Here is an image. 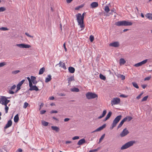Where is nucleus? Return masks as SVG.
I'll return each instance as SVG.
<instances>
[{
    "label": "nucleus",
    "mask_w": 152,
    "mask_h": 152,
    "mask_svg": "<svg viewBox=\"0 0 152 152\" xmlns=\"http://www.w3.org/2000/svg\"><path fill=\"white\" fill-rule=\"evenodd\" d=\"M90 41L91 42H92L94 39V36L92 35H91L89 37Z\"/></svg>",
    "instance_id": "4c0bfd02"
},
{
    "label": "nucleus",
    "mask_w": 152,
    "mask_h": 152,
    "mask_svg": "<svg viewBox=\"0 0 152 152\" xmlns=\"http://www.w3.org/2000/svg\"><path fill=\"white\" fill-rule=\"evenodd\" d=\"M99 77L100 78L104 80H105L106 78L105 76L103 75L100 74L99 75Z\"/></svg>",
    "instance_id": "cd10ccee"
},
{
    "label": "nucleus",
    "mask_w": 152,
    "mask_h": 152,
    "mask_svg": "<svg viewBox=\"0 0 152 152\" xmlns=\"http://www.w3.org/2000/svg\"><path fill=\"white\" fill-rule=\"evenodd\" d=\"M16 87V85H14L11 88H10L11 90H12L15 89V88Z\"/></svg>",
    "instance_id": "052dcab7"
},
{
    "label": "nucleus",
    "mask_w": 152,
    "mask_h": 152,
    "mask_svg": "<svg viewBox=\"0 0 152 152\" xmlns=\"http://www.w3.org/2000/svg\"><path fill=\"white\" fill-rule=\"evenodd\" d=\"M102 130V127H101V126H100L97 129H96L95 130L92 132L94 133V132H96L100 131Z\"/></svg>",
    "instance_id": "2f4dec72"
},
{
    "label": "nucleus",
    "mask_w": 152,
    "mask_h": 152,
    "mask_svg": "<svg viewBox=\"0 0 152 152\" xmlns=\"http://www.w3.org/2000/svg\"><path fill=\"white\" fill-rule=\"evenodd\" d=\"M25 34L28 37H31V38H33V36H31L27 32H26L25 33Z\"/></svg>",
    "instance_id": "8fccbe9b"
},
{
    "label": "nucleus",
    "mask_w": 152,
    "mask_h": 152,
    "mask_svg": "<svg viewBox=\"0 0 152 152\" xmlns=\"http://www.w3.org/2000/svg\"><path fill=\"white\" fill-rule=\"evenodd\" d=\"M142 65L141 64V63L140 62H139L138 63H137V64H135L134 65V66L136 67H138L140 66H141Z\"/></svg>",
    "instance_id": "ea45409f"
},
{
    "label": "nucleus",
    "mask_w": 152,
    "mask_h": 152,
    "mask_svg": "<svg viewBox=\"0 0 152 152\" xmlns=\"http://www.w3.org/2000/svg\"><path fill=\"white\" fill-rule=\"evenodd\" d=\"M50 113L51 114L53 113H58V111L56 110H52L50 112Z\"/></svg>",
    "instance_id": "13d9d810"
},
{
    "label": "nucleus",
    "mask_w": 152,
    "mask_h": 152,
    "mask_svg": "<svg viewBox=\"0 0 152 152\" xmlns=\"http://www.w3.org/2000/svg\"><path fill=\"white\" fill-rule=\"evenodd\" d=\"M132 84L133 85V86L137 88H139V86L137 83L135 82H132Z\"/></svg>",
    "instance_id": "7c9ffc66"
},
{
    "label": "nucleus",
    "mask_w": 152,
    "mask_h": 152,
    "mask_svg": "<svg viewBox=\"0 0 152 152\" xmlns=\"http://www.w3.org/2000/svg\"><path fill=\"white\" fill-rule=\"evenodd\" d=\"M148 59H145V60L140 62V63H141V64L142 65L144 64H145V63H146V62L148 61Z\"/></svg>",
    "instance_id": "a19ab883"
},
{
    "label": "nucleus",
    "mask_w": 152,
    "mask_h": 152,
    "mask_svg": "<svg viewBox=\"0 0 152 152\" xmlns=\"http://www.w3.org/2000/svg\"><path fill=\"white\" fill-rule=\"evenodd\" d=\"M20 72V71L19 70H17L12 71V73L13 74H16Z\"/></svg>",
    "instance_id": "e433bc0d"
},
{
    "label": "nucleus",
    "mask_w": 152,
    "mask_h": 152,
    "mask_svg": "<svg viewBox=\"0 0 152 152\" xmlns=\"http://www.w3.org/2000/svg\"><path fill=\"white\" fill-rule=\"evenodd\" d=\"M90 6L92 8H96L98 6V4L97 2H94L91 4Z\"/></svg>",
    "instance_id": "dca6fc26"
},
{
    "label": "nucleus",
    "mask_w": 152,
    "mask_h": 152,
    "mask_svg": "<svg viewBox=\"0 0 152 152\" xmlns=\"http://www.w3.org/2000/svg\"><path fill=\"white\" fill-rule=\"evenodd\" d=\"M86 142V140L84 138L81 139L78 142L77 144L78 145H81Z\"/></svg>",
    "instance_id": "f3484780"
},
{
    "label": "nucleus",
    "mask_w": 152,
    "mask_h": 152,
    "mask_svg": "<svg viewBox=\"0 0 152 152\" xmlns=\"http://www.w3.org/2000/svg\"><path fill=\"white\" fill-rule=\"evenodd\" d=\"M69 120H70L69 118H65L64 119V121L65 122H67V121H69Z\"/></svg>",
    "instance_id": "69168bd1"
},
{
    "label": "nucleus",
    "mask_w": 152,
    "mask_h": 152,
    "mask_svg": "<svg viewBox=\"0 0 152 152\" xmlns=\"http://www.w3.org/2000/svg\"><path fill=\"white\" fill-rule=\"evenodd\" d=\"M118 78H121L122 80H124L125 78V76L124 75L120 74L118 75Z\"/></svg>",
    "instance_id": "bb28decb"
},
{
    "label": "nucleus",
    "mask_w": 152,
    "mask_h": 152,
    "mask_svg": "<svg viewBox=\"0 0 152 152\" xmlns=\"http://www.w3.org/2000/svg\"><path fill=\"white\" fill-rule=\"evenodd\" d=\"M6 10V8L4 7H0V12H3Z\"/></svg>",
    "instance_id": "37998d69"
},
{
    "label": "nucleus",
    "mask_w": 152,
    "mask_h": 152,
    "mask_svg": "<svg viewBox=\"0 0 152 152\" xmlns=\"http://www.w3.org/2000/svg\"><path fill=\"white\" fill-rule=\"evenodd\" d=\"M25 81V80H23L19 83L17 86V90H16L15 93H16L20 89V86L23 84Z\"/></svg>",
    "instance_id": "9d476101"
},
{
    "label": "nucleus",
    "mask_w": 152,
    "mask_h": 152,
    "mask_svg": "<svg viewBox=\"0 0 152 152\" xmlns=\"http://www.w3.org/2000/svg\"><path fill=\"white\" fill-rule=\"evenodd\" d=\"M61 67L63 68L64 69H66L65 64L64 63H62Z\"/></svg>",
    "instance_id": "79ce46f5"
},
{
    "label": "nucleus",
    "mask_w": 152,
    "mask_h": 152,
    "mask_svg": "<svg viewBox=\"0 0 152 152\" xmlns=\"http://www.w3.org/2000/svg\"><path fill=\"white\" fill-rule=\"evenodd\" d=\"M112 115V112L111 111H109L107 114L106 117L108 119L110 118Z\"/></svg>",
    "instance_id": "c85d7f7f"
},
{
    "label": "nucleus",
    "mask_w": 152,
    "mask_h": 152,
    "mask_svg": "<svg viewBox=\"0 0 152 152\" xmlns=\"http://www.w3.org/2000/svg\"><path fill=\"white\" fill-rule=\"evenodd\" d=\"M29 86L30 87V88H31L32 86L33 85V84H32V83H33L32 82H31V81H29Z\"/></svg>",
    "instance_id": "4d7b16f0"
},
{
    "label": "nucleus",
    "mask_w": 152,
    "mask_h": 152,
    "mask_svg": "<svg viewBox=\"0 0 152 152\" xmlns=\"http://www.w3.org/2000/svg\"><path fill=\"white\" fill-rule=\"evenodd\" d=\"M105 135V134H104L101 136V137L99 139V143L102 141V140L104 138Z\"/></svg>",
    "instance_id": "72a5a7b5"
},
{
    "label": "nucleus",
    "mask_w": 152,
    "mask_h": 152,
    "mask_svg": "<svg viewBox=\"0 0 152 152\" xmlns=\"http://www.w3.org/2000/svg\"><path fill=\"white\" fill-rule=\"evenodd\" d=\"M135 141L134 140L130 141L122 145L121 148V150H123L133 146L135 143Z\"/></svg>",
    "instance_id": "7ed1b4c3"
},
{
    "label": "nucleus",
    "mask_w": 152,
    "mask_h": 152,
    "mask_svg": "<svg viewBox=\"0 0 152 152\" xmlns=\"http://www.w3.org/2000/svg\"><path fill=\"white\" fill-rule=\"evenodd\" d=\"M51 128L53 130H55L57 132H58L59 130V128L57 126H52L51 127Z\"/></svg>",
    "instance_id": "5701e85b"
},
{
    "label": "nucleus",
    "mask_w": 152,
    "mask_h": 152,
    "mask_svg": "<svg viewBox=\"0 0 152 152\" xmlns=\"http://www.w3.org/2000/svg\"><path fill=\"white\" fill-rule=\"evenodd\" d=\"M124 118H126L127 121L128 120V121H130L132 119V117H131V116H126Z\"/></svg>",
    "instance_id": "c9c22d12"
},
{
    "label": "nucleus",
    "mask_w": 152,
    "mask_h": 152,
    "mask_svg": "<svg viewBox=\"0 0 152 152\" xmlns=\"http://www.w3.org/2000/svg\"><path fill=\"white\" fill-rule=\"evenodd\" d=\"M6 64L5 62H2L0 63V67L4 66L6 65Z\"/></svg>",
    "instance_id": "de8ad7c7"
},
{
    "label": "nucleus",
    "mask_w": 152,
    "mask_h": 152,
    "mask_svg": "<svg viewBox=\"0 0 152 152\" xmlns=\"http://www.w3.org/2000/svg\"><path fill=\"white\" fill-rule=\"evenodd\" d=\"M45 68L44 67H43L40 69L39 70V75H42L43 74L44 72L45 71Z\"/></svg>",
    "instance_id": "b1692460"
},
{
    "label": "nucleus",
    "mask_w": 152,
    "mask_h": 152,
    "mask_svg": "<svg viewBox=\"0 0 152 152\" xmlns=\"http://www.w3.org/2000/svg\"><path fill=\"white\" fill-rule=\"evenodd\" d=\"M68 70L69 72L73 73L75 72V69L73 67L69 66L68 68Z\"/></svg>",
    "instance_id": "6ab92c4d"
},
{
    "label": "nucleus",
    "mask_w": 152,
    "mask_h": 152,
    "mask_svg": "<svg viewBox=\"0 0 152 152\" xmlns=\"http://www.w3.org/2000/svg\"><path fill=\"white\" fill-rule=\"evenodd\" d=\"M85 14V12H84L81 15L80 13H78L76 15L78 25L80 26V27L81 28H84L85 27L83 20L84 15Z\"/></svg>",
    "instance_id": "f257e3e1"
},
{
    "label": "nucleus",
    "mask_w": 152,
    "mask_h": 152,
    "mask_svg": "<svg viewBox=\"0 0 152 152\" xmlns=\"http://www.w3.org/2000/svg\"><path fill=\"white\" fill-rule=\"evenodd\" d=\"M0 30L2 31H6L8 30V29L6 27H2L0 28Z\"/></svg>",
    "instance_id": "09e8293b"
},
{
    "label": "nucleus",
    "mask_w": 152,
    "mask_h": 152,
    "mask_svg": "<svg viewBox=\"0 0 152 152\" xmlns=\"http://www.w3.org/2000/svg\"><path fill=\"white\" fill-rule=\"evenodd\" d=\"M34 90L37 91L39 90V89L36 86L34 85L31 88H30L28 91H32Z\"/></svg>",
    "instance_id": "ddd939ff"
},
{
    "label": "nucleus",
    "mask_w": 152,
    "mask_h": 152,
    "mask_svg": "<svg viewBox=\"0 0 152 152\" xmlns=\"http://www.w3.org/2000/svg\"><path fill=\"white\" fill-rule=\"evenodd\" d=\"M132 24V23L131 22L126 20L120 21L115 23V25L118 26H130Z\"/></svg>",
    "instance_id": "f03ea898"
},
{
    "label": "nucleus",
    "mask_w": 152,
    "mask_h": 152,
    "mask_svg": "<svg viewBox=\"0 0 152 152\" xmlns=\"http://www.w3.org/2000/svg\"><path fill=\"white\" fill-rule=\"evenodd\" d=\"M148 97V96H145L142 99L141 101L143 102V101H146L147 100V99Z\"/></svg>",
    "instance_id": "c03bdc74"
},
{
    "label": "nucleus",
    "mask_w": 152,
    "mask_h": 152,
    "mask_svg": "<svg viewBox=\"0 0 152 152\" xmlns=\"http://www.w3.org/2000/svg\"><path fill=\"white\" fill-rule=\"evenodd\" d=\"M5 106V113H7L8 112V110H9V107H8L7 106V105H4Z\"/></svg>",
    "instance_id": "58836bf2"
},
{
    "label": "nucleus",
    "mask_w": 152,
    "mask_h": 152,
    "mask_svg": "<svg viewBox=\"0 0 152 152\" xmlns=\"http://www.w3.org/2000/svg\"><path fill=\"white\" fill-rule=\"evenodd\" d=\"M6 97L5 96H1L0 98V103L2 105H5L6 102Z\"/></svg>",
    "instance_id": "f8f14e48"
},
{
    "label": "nucleus",
    "mask_w": 152,
    "mask_h": 152,
    "mask_svg": "<svg viewBox=\"0 0 152 152\" xmlns=\"http://www.w3.org/2000/svg\"><path fill=\"white\" fill-rule=\"evenodd\" d=\"M31 82H32L33 84L34 85H36L37 83L38 82L36 80V78L35 77L31 76Z\"/></svg>",
    "instance_id": "2eb2a0df"
},
{
    "label": "nucleus",
    "mask_w": 152,
    "mask_h": 152,
    "mask_svg": "<svg viewBox=\"0 0 152 152\" xmlns=\"http://www.w3.org/2000/svg\"><path fill=\"white\" fill-rule=\"evenodd\" d=\"M49 99L50 100H53L54 99V97L53 96H52L49 97Z\"/></svg>",
    "instance_id": "338daca9"
},
{
    "label": "nucleus",
    "mask_w": 152,
    "mask_h": 152,
    "mask_svg": "<svg viewBox=\"0 0 152 152\" xmlns=\"http://www.w3.org/2000/svg\"><path fill=\"white\" fill-rule=\"evenodd\" d=\"M28 105V104L27 102H25L24 103V105L23 106V107L24 108H26L27 107Z\"/></svg>",
    "instance_id": "49530a36"
},
{
    "label": "nucleus",
    "mask_w": 152,
    "mask_h": 152,
    "mask_svg": "<svg viewBox=\"0 0 152 152\" xmlns=\"http://www.w3.org/2000/svg\"><path fill=\"white\" fill-rule=\"evenodd\" d=\"M10 102V100H9L7 99V97H6V102L5 103H4L5 104L7 105V104L8 103Z\"/></svg>",
    "instance_id": "864d4df0"
},
{
    "label": "nucleus",
    "mask_w": 152,
    "mask_h": 152,
    "mask_svg": "<svg viewBox=\"0 0 152 152\" xmlns=\"http://www.w3.org/2000/svg\"><path fill=\"white\" fill-rule=\"evenodd\" d=\"M51 79V76L50 75H48V77H46L45 79V82L48 83L50 81Z\"/></svg>",
    "instance_id": "aec40b11"
},
{
    "label": "nucleus",
    "mask_w": 152,
    "mask_h": 152,
    "mask_svg": "<svg viewBox=\"0 0 152 152\" xmlns=\"http://www.w3.org/2000/svg\"><path fill=\"white\" fill-rule=\"evenodd\" d=\"M151 78V77H145V79L144 80L145 81V80H149Z\"/></svg>",
    "instance_id": "e2e57ef3"
},
{
    "label": "nucleus",
    "mask_w": 152,
    "mask_h": 152,
    "mask_svg": "<svg viewBox=\"0 0 152 152\" xmlns=\"http://www.w3.org/2000/svg\"><path fill=\"white\" fill-rule=\"evenodd\" d=\"M79 137L76 136H75V137H73L72 138V139L73 140H74L79 139Z\"/></svg>",
    "instance_id": "6e6d98bb"
},
{
    "label": "nucleus",
    "mask_w": 152,
    "mask_h": 152,
    "mask_svg": "<svg viewBox=\"0 0 152 152\" xmlns=\"http://www.w3.org/2000/svg\"><path fill=\"white\" fill-rule=\"evenodd\" d=\"M106 113H107L106 110H104L102 114L101 115H100L98 117V119H100L102 118L103 117H104L106 115Z\"/></svg>",
    "instance_id": "412c9836"
},
{
    "label": "nucleus",
    "mask_w": 152,
    "mask_h": 152,
    "mask_svg": "<svg viewBox=\"0 0 152 152\" xmlns=\"http://www.w3.org/2000/svg\"><path fill=\"white\" fill-rule=\"evenodd\" d=\"M42 124L45 126H47L48 125V123L45 121H43L42 122Z\"/></svg>",
    "instance_id": "473e14b6"
},
{
    "label": "nucleus",
    "mask_w": 152,
    "mask_h": 152,
    "mask_svg": "<svg viewBox=\"0 0 152 152\" xmlns=\"http://www.w3.org/2000/svg\"><path fill=\"white\" fill-rule=\"evenodd\" d=\"M70 90L72 92H77L80 91L79 89L78 88L76 87H74L70 89Z\"/></svg>",
    "instance_id": "4be33fe9"
},
{
    "label": "nucleus",
    "mask_w": 152,
    "mask_h": 152,
    "mask_svg": "<svg viewBox=\"0 0 152 152\" xmlns=\"http://www.w3.org/2000/svg\"><path fill=\"white\" fill-rule=\"evenodd\" d=\"M16 46L21 48H29L31 47V46L29 45L25 44H17Z\"/></svg>",
    "instance_id": "6e6552de"
},
{
    "label": "nucleus",
    "mask_w": 152,
    "mask_h": 152,
    "mask_svg": "<svg viewBox=\"0 0 152 152\" xmlns=\"http://www.w3.org/2000/svg\"><path fill=\"white\" fill-rule=\"evenodd\" d=\"M74 80V76H72L70 77H69L68 78V83H69L68 85H69L71 84V82L72 81Z\"/></svg>",
    "instance_id": "a211bd4d"
},
{
    "label": "nucleus",
    "mask_w": 152,
    "mask_h": 152,
    "mask_svg": "<svg viewBox=\"0 0 152 152\" xmlns=\"http://www.w3.org/2000/svg\"><path fill=\"white\" fill-rule=\"evenodd\" d=\"M86 96L87 99H91L96 98H98V95L94 93L88 92L86 94Z\"/></svg>",
    "instance_id": "20e7f679"
},
{
    "label": "nucleus",
    "mask_w": 152,
    "mask_h": 152,
    "mask_svg": "<svg viewBox=\"0 0 152 152\" xmlns=\"http://www.w3.org/2000/svg\"><path fill=\"white\" fill-rule=\"evenodd\" d=\"M120 96L121 97H124V98H126V97H127V96H125L123 94H121L120 95Z\"/></svg>",
    "instance_id": "774afa93"
},
{
    "label": "nucleus",
    "mask_w": 152,
    "mask_h": 152,
    "mask_svg": "<svg viewBox=\"0 0 152 152\" xmlns=\"http://www.w3.org/2000/svg\"><path fill=\"white\" fill-rule=\"evenodd\" d=\"M116 126V125L112 123L111 125V126L110 127V129L111 130L112 129H113V128L115 127Z\"/></svg>",
    "instance_id": "603ef678"
},
{
    "label": "nucleus",
    "mask_w": 152,
    "mask_h": 152,
    "mask_svg": "<svg viewBox=\"0 0 152 152\" xmlns=\"http://www.w3.org/2000/svg\"><path fill=\"white\" fill-rule=\"evenodd\" d=\"M143 92H142V93H141L138 96H137V97H136V98L137 99H139L140 98V97L142 95V94H143Z\"/></svg>",
    "instance_id": "3c124183"
},
{
    "label": "nucleus",
    "mask_w": 152,
    "mask_h": 152,
    "mask_svg": "<svg viewBox=\"0 0 152 152\" xmlns=\"http://www.w3.org/2000/svg\"><path fill=\"white\" fill-rule=\"evenodd\" d=\"M46 112V111L45 110H42L40 111V113L41 114H44Z\"/></svg>",
    "instance_id": "680f3d73"
},
{
    "label": "nucleus",
    "mask_w": 152,
    "mask_h": 152,
    "mask_svg": "<svg viewBox=\"0 0 152 152\" xmlns=\"http://www.w3.org/2000/svg\"><path fill=\"white\" fill-rule=\"evenodd\" d=\"M120 99L118 98H114L111 101V104L112 105H113L118 104L120 103Z\"/></svg>",
    "instance_id": "39448f33"
},
{
    "label": "nucleus",
    "mask_w": 152,
    "mask_h": 152,
    "mask_svg": "<svg viewBox=\"0 0 152 152\" xmlns=\"http://www.w3.org/2000/svg\"><path fill=\"white\" fill-rule=\"evenodd\" d=\"M63 47L64 49V50H65V51H66V52L67 51V49L66 48V44H65V43H64V44H63Z\"/></svg>",
    "instance_id": "5fc2aeb1"
},
{
    "label": "nucleus",
    "mask_w": 152,
    "mask_h": 152,
    "mask_svg": "<svg viewBox=\"0 0 152 152\" xmlns=\"http://www.w3.org/2000/svg\"><path fill=\"white\" fill-rule=\"evenodd\" d=\"M129 133L128 130L126 128L124 129L122 132L120 133V136L121 137H124L127 135Z\"/></svg>",
    "instance_id": "423d86ee"
},
{
    "label": "nucleus",
    "mask_w": 152,
    "mask_h": 152,
    "mask_svg": "<svg viewBox=\"0 0 152 152\" xmlns=\"http://www.w3.org/2000/svg\"><path fill=\"white\" fill-rule=\"evenodd\" d=\"M109 45L110 46L117 48L120 46V44L119 42L116 41L110 43Z\"/></svg>",
    "instance_id": "1a4fd4ad"
},
{
    "label": "nucleus",
    "mask_w": 152,
    "mask_h": 152,
    "mask_svg": "<svg viewBox=\"0 0 152 152\" xmlns=\"http://www.w3.org/2000/svg\"><path fill=\"white\" fill-rule=\"evenodd\" d=\"M127 121L126 118H124L120 122L119 124L117 127V129L121 128L124 124V123Z\"/></svg>",
    "instance_id": "4468645a"
},
{
    "label": "nucleus",
    "mask_w": 152,
    "mask_h": 152,
    "mask_svg": "<svg viewBox=\"0 0 152 152\" xmlns=\"http://www.w3.org/2000/svg\"><path fill=\"white\" fill-rule=\"evenodd\" d=\"M122 117V115H121L117 116L113 120V123L116 125L117 124L121 119Z\"/></svg>",
    "instance_id": "0eeeda50"
},
{
    "label": "nucleus",
    "mask_w": 152,
    "mask_h": 152,
    "mask_svg": "<svg viewBox=\"0 0 152 152\" xmlns=\"http://www.w3.org/2000/svg\"><path fill=\"white\" fill-rule=\"evenodd\" d=\"M106 126V124H104L103 125H102V126H101V127H102V128L103 129Z\"/></svg>",
    "instance_id": "0e129e2a"
},
{
    "label": "nucleus",
    "mask_w": 152,
    "mask_h": 152,
    "mask_svg": "<svg viewBox=\"0 0 152 152\" xmlns=\"http://www.w3.org/2000/svg\"><path fill=\"white\" fill-rule=\"evenodd\" d=\"M126 63V61L123 58H121L120 59V64H124Z\"/></svg>",
    "instance_id": "c756f323"
},
{
    "label": "nucleus",
    "mask_w": 152,
    "mask_h": 152,
    "mask_svg": "<svg viewBox=\"0 0 152 152\" xmlns=\"http://www.w3.org/2000/svg\"><path fill=\"white\" fill-rule=\"evenodd\" d=\"M84 4H82L81 5H80L79 6H78V7H77L76 8V9L77 10H78L80 8H81L83 7L84 6Z\"/></svg>",
    "instance_id": "a18cd8bd"
},
{
    "label": "nucleus",
    "mask_w": 152,
    "mask_h": 152,
    "mask_svg": "<svg viewBox=\"0 0 152 152\" xmlns=\"http://www.w3.org/2000/svg\"><path fill=\"white\" fill-rule=\"evenodd\" d=\"M12 124V121L11 120H9L7 123L6 124L5 126L4 127V129H5L7 128L10 127Z\"/></svg>",
    "instance_id": "9b49d317"
},
{
    "label": "nucleus",
    "mask_w": 152,
    "mask_h": 152,
    "mask_svg": "<svg viewBox=\"0 0 152 152\" xmlns=\"http://www.w3.org/2000/svg\"><path fill=\"white\" fill-rule=\"evenodd\" d=\"M145 16L149 20H152V14L148 13L145 15Z\"/></svg>",
    "instance_id": "a878e982"
},
{
    "label": "nucleus",
    "mask_w": 152,
    "mask_h": 152,
    "mask_svg": "<svg viewBox=\"0 0 152 152\" xmlns=\"http://www.w3.org/2000/svg\"><path fill=\"white\" fill-rule=\"evenodd\" d=\"M14 121L15 123L17 122L19 120V117L18 115V114L16 115L14 117Z\"/></svg>",
    "instance_id": "393cba45"
},
{
    "label": "nucleus",
    "mask_w": 152,
    "mask_h": 152,
    "mask_svg": "<svg viewBox=\"0 0 152 152\" xmlns=\"http://www.w3.org/2000/svg\"><path fill=\"white\" fill-rule=\"evenodd\" d=\"M105 11L107 12H108L110 11V9L108 6H106L105 7L104 9Z\"/></svg>",
    "instance_id": "f704fd0d"
},
{
    "label": "nucleus",
    "mask_w": 152,
    "mask_h": 152,
    "mask_svg": "<svg viewBox=\"0 0 152 152\" xmlns=\"http://www.w3.org/2000/svg\"><path fill=\"white\" fill-rule=\"evenodd\" d=\"M9 94H14L15 92H14L13 91H12L11 90H9Z\"/></svg>",
    "instance_id": "bf43d9fd"
}]
</instances>
